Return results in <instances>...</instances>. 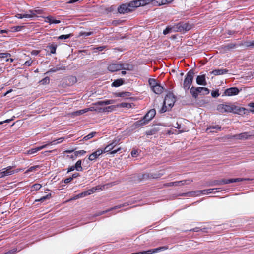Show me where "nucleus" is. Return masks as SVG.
<instances>
[{"instance_id": "obj_1", "label": "nucleus", "mask_w": 254, "mask_h": 254, "mask_svg": "<svg viewBox=\"0 0 254 254\" xmlns=\"http://www.w3.org/2000/svg\"><path fill=\"white\" fill-rule=\"evenodd\" d=\"M217 110L219 112L233 113L234 114H245L248 110L243 107H240L231 103L220 104L217 106Z\"/></svg>"}, {"instance_id": "obj_2", "label": "nucleus", "mask_w": 254, "mask_h": 254, "mask_svg": "<svg viewBox=\"0 0 254 254\" xmlns=\"http://www.w3.org/2000/svg\"><path fill=\"white\" fill-rule=\"evenodd\" d=\"M143 1L142 0H136L122 4L118 8V11L123 14L131 12L138 7L144 6Z\"/></svg>"}, {"instance_id": "obj_3", "label": "nucleus", "mask_w": 254, "mask_h": 254, "mask_svg": "<svg viewBox=\"0 0 254 254\" xmlns=\"http://www.w3.org/2000/svg\"><path fill=\"white\" fill-rule=\"evenodd\" d=\"M108 69L111 72H115L121 70H131L132 66L126 63H112L109 64Z\"/></svg>"}, {"instance_id": "obj_4", "label": "nucleus", "mask_w": 254, "mask_h": 254, "mask_svg": "<svg viewBox=\"0 0 254 254\" xmlns=\"http://www.w3.org/2000/svg\"><path fill=\"white\" fill-rule=\"evenodd\" d=\"M175 103V98L173 95L169 94L165 97L163 105L160 110V113H164L171 108Z\"/></svg>"}, {"instance_id": "obj_5", "label": "nucleus", "mask_w": 254, "mask_h": 254, "mask_svg": "<svg viewBox=\"0 0 254 254\" xmlns=\"http://www.w3.org/2000/svg\"><path fill=\"white\" fill-rule=\"evenodd\" d=\"M174 0H142L143 6L151 4L154 6H160L172 3Z\"/></svg>"}, {"instance_id": "obj_6", "label": "nucleus", "mask_w": 254, "mask_h": 254, "mask_svg": "<svg viewBox=\"0 0 254 254\" xmlns=\"http://www.w3.org/2000/svg\"><path fill=\"white\" fill-rule=\"evenodd\" d=\"M194 74V72L192 70L189 71L187 73L183 84V87L185 91H188L190 89L193 81Z\"/></svg>"}, {"instance_id": "obj_7", "label": "nucleus", "mask_w": 254, "mask_h": 254, "mask_svg": "<svg viewBox=\"0 0 254 254\" xmlns=\"http://www.w3.org/2000/svg\"><path fill=\"white\" fill-rule=\"evenodd\" d=\"M174 32H180L185 33L191 29L192 26L187 23L180 22L173 25Z\"/></svg>"}, {"instance_id": "obj_8", "label": "nucleus", "mask_w": 254, "mask_h": 254, "mask_svg": "<svg viewBox=\"0 0 254 254\" xmlns=\"http://www.w3.org/2000/svg\"><path fill=\"white\" fill-rule=\"evenodd\" d=\"M14 167L9 166L0 170V178L10 176L19 172V170H13Z\"/></svg>"}, {"instance_id": "obj_9", "label": "nucleus", "mask_w": 254, "mask_h": 254, "mask_svg": "<svg viewBox=\"0 0 254 254\" xmlns=\"http://www.w3.org/2000/svg\"><path fill=\"white\" fill-rule=\"evenodd\" d=\"M251 137H254V130L250 132H243L232 136L230 138L233 139L243 140L249 139Z\"/></svg>"}, {"instance_id": "obj_10", "label": "nucleus", "mask_w": 254, "mask_h": 254, "mask_svg": "<svg viewBox=\"0 0 254 254\" xmlns=\"http://www.w3.org/2000/svg\"><path fill=\"white\" fill-rule=\"evenodd\" d=\"M103 153V149L98 148L89 156L88 159L91 161H95Z\"/></svg>"}, {"instance_id": "obj_11", "label": "nucleus", "mask_w": 254, "mask_h": 254, "mask_svg": "<svg viewBox=\"0 0 254 254\" xmlns=\"http://www.w3.org/2000/svg\"><path fill=\"white\" fill-rule=\"evenodd\" d=\"M165 250V248L164 247H161L159 248L153 249H150L146 251H143L138 253H131V254H152L153 253H157L160 250Z\"/></svg>"}, {"instance_id": "obj_12", "label": "nucleus", "mask_w": 254, "mask_h": 254, "mask_svg": "<svg viewBox=\"0 0 254 254\" xmlns=\"http://www.w3.org/2000/svg\"><path fill=\"white\" fill-rule=\"evenodd\" d=\"M202 90H206L205 89H203V87H192L190 88V92L193 97L195 99L198 97V93H200L202 92Z\"/></svg>"}, {"instance_id": "obj_13", "label": "nucleus", "mask_w": 254, "mask_h": 254, "mask_svg": "<svg viewBox=\"0 0 254 254\" xmlns=\"http://www.w3.org/2000/svg\"><path fill=\"white\" fill-rule=\"evenodd\" d=\"M239 92V89L236 87H231L226 89L224 92L226 96H233L237 95Z\"/></svg>"}, {"instance_id": "obj_14", "label": "nucleus", "mask_w": 254, "mask_h": 254, "mask_svg": "<svg viewBox=\"0 0 254 254\" xmlns=\"http://www.w3.org/2000/svg\"><path fill=\"white\" fill-rule=\"evenodd\" d=\"M118 143V140L117 139H114L113 140L112 143L107 145L104 149H103V153L109 152L111 150H112L117 145Z\"/></svg>"}, {"instance_id": "obj_15", "label": "nucleus", "mask_w": 254, "mask_h": 254, "mask_svg": "<svg viewBox=\"0 0 254 254\" xmlns=\"http://www.w3.org/2000/svg\"><path fill=\"white\" fill-rule=\"evenodd\" d=\"M156 115V110L154 109L150 110L144 116V118L148 122L152 120Z\"/></svg>"}, {"instance_id": "obj_16", "label": "nucleus", "mask_w": 254, "mask_h": 254, "mask_svg": "<svg viewBox=\"0 0 254 254\" xmlns=\"http://www.w3.org/2000/svg\"><path fill=\"white\" fill-rule=\"evenodd\" d=\"M196 83L200 85L205 86L207 85V82L205 79V75H199L196 77Z\"/></svg>"}, {"instance_id": "obj_17", "label": "nucleus", "mask_w": 254, "mask_h": 254, "mask_svg": "<svg viewBox=\"0 0 254 254\" xmlns=\"http://www.w3.org/2000/svg\"><path fill=\"white\" fill-rule=\"evenodd\" d=\"M45 19L44 21L47 23H49L50 24H59L61 22V21L59 20H56L53 17L51 16H49L47 17H44Z\"/></svg>"}, {"instance_id": "obj_18", "label": "nucleus", "mask_w": 254, "mask_h": 254, "mask_svg": "<svg viewBox=\"0 0 254 254\" xmlns=\"http://www.w3.org/2000/svg\"><path fill=\"white\" fill-rule=\"evenodd\" d=\"M115 101L114 100H107L105 101H98L94 103L93 105L95 106H104L106 105L112 104L115 103Z\"/></svg>"}, {"instance_id": "obj_19", "label": "nucleus", "mask_w": 254, "mask_h": 254, "mask_svg": "<svg viewBox=\"0 0 254 254\" xmlns=\"http://www.w3.org/2000/svg\"><path fill=\"white\" fill-rule=\"evenodd\" d=\"M47 146V145H42V146H39V147H36L35 148H32L31 149L28 150L26 152V154H28V155L34 154V153H36L38 151H40V150L45 148Z\"/></svg>"}, {"instance_id": "obj_20", "label": "nucleus", "mask_w": 254, "mask_h": 254, "mask_svg": "<svg viewBox=\"0 0 254 254\" xmlns=\"http://www.w3.org/2000/svg\"><path fill=\"white\" fill-rule=\"evenodd\" d=\"M228 70L226 69H217L213 70L211 73L214 75H220L227 73Z\"/></svg>"}, {"instance_id": "obj_21", "label": "nucleus", "mask_w": 254, "mask_h": 254, "mask_svg": "<svg viewBox=\"0 0 254 254\" xmlns=\"http://www.w3.org/2000/svg\"><path fill=\"white\" fill-rule=\"evenodd\" d=\"M35 13H40V10L29 11L28 13L23 14V18H31L36 16Z\"/></svg>"}, {"instance_id": "obj_22", "label": "nucleus", "mask_w": 254, "mask_h": 254, "mask_svg": "<svg viewBox=\"0 0 254 254\" xmlns=\"http://www.w3.org/2000/svg\"><path fill=\"white\" fill-rule=\"evenodd\" d=\"M11 55L9 53H0V59L4 60L6 62H8L10 60V62L13 61V59H9Z\"/></svg>"}, {"instance_id": "obj_23", "label": "nucleus", "mask_w": 254, "mask_h": 254, "mask_svg": "<svg viewBox=\"0 0 254 254\" xmlns=\"http://www.w3.org/2000/svg\"><path fill=\"white\" fill-rule=\"evenodd\" d=\"M152 90L156 94H161L163 90V88L160 86L159 84H157L153 88H152Z\"/></svg>"}, {"instance_id": "obj_24", "label": "nucleus", "mask_w": 254, "mask_h": 254, "mask_svg": "<svg viewBox=\"0 0 254 254\" xmlns=\"http://www.w3.org/2000/svg\"><path fill=\"white\" fill-rule=\"evenodd\" d=\"M148 122L146 121V120L143 117V119L136 122L135 123V126L139 127L140 126H142L146 124H147Z\"/></svg>"}, {"instance_id": "obj_25", "label": "nucleus", "mask_w": 254, "mask_h": 254, "mask_svg": "<svg viewBox=\"0 0 254 254\" xmlns=\"http://www.w3.org/2000/svg\"><path fill=\"white\" fill-rule=\"evenodd\" d=\"M215 189H209L206 190H202L198 191L197 194H208L212 192V191L214 190Z\"/></svg>"}, {"instance_id": "obj_26", "label": "nucleus", "mask_w": 254, "mask_h": 254, "mask_svg": "<svg viewBox=\"0 0 254 254\" xmlns=\"http://www.w3.org/2000/svg\"><path fill=\"white\" fill-rule=\"evenodd\" d=\"M87 112V110L83 109L69 114L71 116H77Z\"/></svg>"}, {"instance_id": "obj_27", "label": "nucleus", "mask_w": 254, "mask_h": 254, "mask_svg": "<svg viewBox=\"0 0 254 254\" xmlns=\"http://www.w3.org/2000/svg\"><path fill=\"white\" fill-rule=\"evenodd\" d=\"M192 181L190 180H183V181H176L173 182V186H182L186 184V182H188L187 184H190L191 182Z\"/></svg>"}, {"instance_id": "obj_28", "label": "nucleus", "mask_w": 254, "mask_h": 254, "mask_svg": "<svg viewBox=\"0 0 254 254\" xmlns=\"http://www.w3.org/2000/svg\"><path fill=\"white\" fill-rule=\"evenodd\" d=\"M124 83V80L122 79H118L115 80L112 84V86L119 87Z\"/></svg>"}, {"instance_id": "obj_29", "label": "nucleus", "mask_w": 254, "mask_h": 254, "mask_svg": "<svg viewBox=\"0 0 254 254\" xmlns=\"http://www.w3.org/2000/svg\"><path fill=\"white\" fill-rule=\"evenodd\" d=\"M74 168H75V169L78 171H82V167L81 166V160H78L76 163H75V165L74 166Z\"/></svg>"}, {"instance_id": "obj_30", "label": "nucleus", "mask_w": 254, "mask_h": 254, "mask_svg": "<svg viewBox=\"0 0 254 254\" xmlns=\"http://www.w3.org/2000/svg\"><path fill=\"white\" fill-rule=\"evenodd\" d=\"M117 107L130 108L131 107V104L130 103L124 102L118 105Z\"/></svg>"}, {"instance_id": "obj_31", "label": "nucleus", "mask_w": 254, "mask_h": 254, "mask_svg": "<svg viewBox=\"0 0 254 254\" xmlns=\"http://www.w3.org/2000/svg\"><path fill=\"white\" fill-rule=\"evenodd\" d=\"M173 26H169L166 27V28L163 31V34L166 35L169 33L174 32Z\"/></svg>"}, {"instance_id": "obj_32", "label": "nucleus", "mask_w": 254, "mask_h": 254, "mask_svg": "<svg viewBox=\"0 0 254 254\" xmlns=\"http://www.w3.org/2000/svg\"><path fill=\"white\" fill-rule=\"evenodd\" d=\"M149 84L151 88H153L154 87H155L156 85L158 84L156 81V80L154 79H150L148 81Z\"/></svg>"}, {"instance_id": "obj_33", "label": "nucleus", "mask_w": 254, "mask_h": 254, "mask_svg": "<svg viewBox=\"0 0 254 254\" xmlns=\"http://www.w3.org/2000/svg\"><path fill=\"white\" fill-rule=\"evenodd\" d=\"M51 194L49 193V194H47V195L43 196L39 199L36 200L35 201L43 202L44 201H45L46 199H49L51 198Z\"/></svg>"}, {"instance_id": "obj_34", "label": "nucleus", "mask_w": 254, "mask_h": 254, "mask_svg": "<svg viewBox=\"0 0 254 254\" xmlns=\"http://www.w3.org/2000/svg\"><path fill=\"white\" fill-rule=\"evenodd\" d=\"M96 134V132H92L89 133V134H88L87 135L84 136L83 138V140H87L89 139H91L92 137H93Z\"/></svg>"}, {"instance_id": "obj_35", "label": "nucleus", "mask_w": 254, "mask_h": 254, "mask_svg": "<svg viewBox=\"0 0 254 254\" xmlns=\"http://www.w3.org/2000/svg\"><path fill=\"white\" fill-rule=\"evenodd\" d=\"M40 166L39 165H35L29 168L28 170H27L25 173H28L30 172H33L36 170L38 168H39Z\"/></svg>"}, {"instance_id": "obj_36", "label": "nucleus", "mask_w": 254, "mask_h": 254, "mask_svg": "<svg viewBox=\"0 0 254 254\" xmlns=\"http://www.w3.org/2000/svg\"><path fill=\"white\" fill-rule=\"evenodd\" d=\"M216 129L217 130H221V127L219 126H215L213 127H211L209 128H208L207 129V130H210V132H214V130H212V129Z\"/></svg>"}, {"instance_id": "obj_37", "label": "nucleus", "mask_w": 254, "mask_h": 254, "mask_svg": "<svg viewBox=\"0 0 254 254\" xmlns=\"http://www.w3.org/2000/svg\"><path fill=\"white\" fill-rule=\"evenodd\" d=\"M97 190V187H94L88 190H86L88 195L93 193L94 192H95L96 191V190Z\"/></svg>"}, {"instance_id": "obj_38", "label": "nucleus", "mask_w": 254, "mask_h": 254, "mask_svg": "<svg viewBox=\"0 0 254 254\" xmlns=\"http://www.w3.org/2000/svg\"><path fill=\"white\" fill-rule=\"evenodd\" d=\"M86 153V151L83 150H79V151H76L74 152V156L75 157H77L79 155H84Z\"/></svg>"}, {"instance_id": "obj_39", "label": "nucleus", "mask_w": 254, "mask_h": 254, "mask_svg": "<svg viewBox=\"0 0 254 254\" xmlns=\"http://www.w3.org/2000/svg\"><path fill=\"white\" fill-rule=\"evenodd\" d=\"M22 28H23V26H14V27H12L11 31L12 32L19 31L22 29Z\"/></svg>"}, {"instance_id": "obj_40", "label": "nucleus", "mask_w": 254, "mask_h": 254, "mask_svg": "<svg viewBox=\"0 0 254 254\" xmlns=\"http://www.w3.org/2000/svg\"><path fill=\"white\" fill-rule=\"evenodd\" d=\"M94 107H92L89 108H86V109H85V110H87V112H88L89 111H96V110H101V108H99L98 107V106H95V105H94Z\"/></svg>"}, {"instance_id": "obj_41", "label": "nucleus", "mask_w": 254, "mask_h": 254, "mask_svg": "<svg viewBox=\"0 0 254 254\" xmlns=\"http://www.w3.org/2000/svg\"><path fill=\"white\" fill-rule=\"evenodd\" d=\"M244 180H246V179H242V178H236V179H230V183H235L241 182Z\"/></svg>"}, {"instance_id": "obj_42", "label": "nucleus", "mask_w": 254, "mask_h": 254, "mask_svg": "<svg viewBox=\"0 0 254 254\" xmlns=\"http://www.w3.org/2000/svg\"><path fill=\"white\" fill-rule=\"evenodd\" d=\"M41 187H42V186L41 184H34L32 186V188H33L34 190H39L41 188Z\"/></svg>"}, {"instance_id": "obj_43", "label": "nucleus", "mask_w": 254, "mask_h": 254, "mask_svg": "<svg viewBox=\"0 0 254 254\" xmlns=\"http://www.w3.org/2000/svg\"><path fill=\"white\" fill-rule=\"evenodd\" d=\"M70 36V34L62 35L58 37V39H66L69 38Z\"/></svg>"}, {"instance_id": "obj_44", "label": "nucleus", "mask_w": 254, "mask_h": 254, "mask_svg": "<svg viewBox=\"0 0 254 254\" xmlns=\"http://www.w3.org/2000/svg\"><path fill=\"white\" fill-rule=\"evenodd\" d=\"M229 183H230V179H223V180H222L220 182V184H229Z\"/></svg>"}, {"instance_id": "obj_45", "label": "nucleus", "mask_w": 254, "mask_h": 254, "mask_svg": "<svg viewBox=\"0 0 254 254\" xmlns=\"http://www.w3.org/2000/svg\"><path fill=\"white\" fill-rule=\"evenodd\" d=\"M248 106L250 107V111L254 113V103H250Z\"/></svg>"}, {"instance_id": "obj_46", "label": "nucleus", "mask_w": 254, "mask_h": 254, "mask_svg": "<svg viewBox=\"0 0 254 254\" xmlns=\"http://www.w3.org/2000/svg\"><path fill=\"white\" fill-rule=\"evenodd\" d=\"M60 69H61V68H59V67L53 68L50 69L48 72H56L57 71H59Z\"/></svg>"}, {"instance_id": "obj_47", "label": "nucleus", "mask_w": 254, "mask_h": 254, "mask_svg": "<svg viewBox=\"0 0 254 254\" xmlns=\"http://www.w3.org/2000/svg\"><path fill=\"white\" fill-rule=\"evenodd\" d=\"M203 89H206V90H202V92H201L203 95H207L209 94V90L208 88L206 87H203Z\"/></svg>"}, {"instance_id": "obj_48", "label": "nucleus", "mask_w": 254, "mask_h": 254, "mask_svg": "<svg viewBox=\"0 0 254 254\" xmlns=\"http://www.w3.org/2000/svg\"><path fill=\"white\" fill-rule=\"evenodd\" d=\"M79 196L80 197V198H82V197H85L88 195L86 191L79 194Z\"/></svg>"}, {"instance_id": "obj_49", "label": "nucleus", "mask_w": 254, "mask_h": 254, "mask_svg": "<svg viewBox=\"0 0 254 254\" xmlns=\"http://www.w3.org/2000/svg\"><path fill=\"white\" fill-rule=\"evenodd\" d=\"M92 34L91 32H84L82 33L81 35L84 36H88Z\"/></svg>"}, {"instance_id": "obj_50", "label": "nucleus", "mask_w": 254, "mask_h": 254, "mask_svg": "<svg viewBox=\"0 0 254 254\" xmlns=\"http://www.w3.org/2000/svg\"><path fill=\"white\" fill-rule=\"evenodd\" d=\"M219 93L218 91H213L211 93V95L213 97H216L219 96Z\"/></svg>"}, {"instance_id": "obj_51", "label": "nucleus", "mask_w": 254, "mask_h": 254, "mask_svg": "<svg viewBox=\"0 0 254 254\" xmlns=\"http://www.w3.org/2000/svg\"><path fill=\"white\" fill-rule=\"evenodd\" d=\"M57 144H58V143H57V140H54L51 142H49V143L46 144V145H47V146H48V145H55Z\"/></svg>"}, {"instance_id": "obj_52", "label": "nucleus", "mask_w": 254, "mask_h": 254, "mask_svg": "<svg viewBox=\"0 0 254 254\" xmlns=\"http://www.w3.org/2000/svg\"><path fill=\"white\" fill-rule=\"evenodd\" d=\"M32 62L31 60H28L25 62L24 64L26 66H30Z\"/></svg>"}, {"instance_id": "obj_53", "label": "nucleus", "mask_w": 254, "mask_h": 254, "mask_svg": "<svg viewBox=\"0 0 254 254\" xmlns=\"http://www.w3.org/2000/svg\"><path fill=\"white\" fill-rule=\"evenodd\" d=\"M120 150H121V148H118L117 149L112 150L111 152H110V153L111 154H114L116 153L117 152H118L119 151H120Z\"/></svg>"}, {"instance_id": "obj_54", "label": "nucleus", "mask_w": 254, "mask_h": 254, "mask_svg": "<svg viewBox=\"0 0 254 254\" xmlns=\"http://www.w3.org/2000/svg\"><path fill=\"white\" fill-rule=\"evenodd\" d=\"M72 180V178L71 177H69V178H66L64 180V182L65 183H69L70 182H71V181Z\"/></svg>"}, {"instance_id": "obj_55", "label": "nucleus", "mask_w": 254, "mask_h": 254, "mask_svg": "<svg viewBox=\"0 0 254 254\" xmlns=\"http://www.w3.org/2000/svg\"><path fill=\"white\" fill-rule=\"evenodd\" d=\"M56 47L55 46H52L51 48V53L52 54H54L56 52Z\"/></svg>"}, {"instance_id": "obj_56", "label": "nucleus", "mask_w": 254, "mask_h": 254, "mask_svg": "<svg viewBox=\"0 0 254 254\" xmlns=\"http://www.w3.org/2000/svg\"><path fill=\"white\" fill-rule=\"evenodd\" d=\"M138 152L136 150H133L131 152V155L133 157H136L137 155Z\"/></svg>"}, {"instance_id": "obj_57", "label": "nucleus", "mask_w": 254, "mask_h": 254, "mask_svg": "<svg viewBox=\"0 0 254 254\" xmlns=\"http://www.w3.org/2000/svg\"><path fill=\"white\" fill-rule=\"evenodd\" d=\"M173 127L178 129H180L181 128V125L179 124L178 123H176L175 125L173 126Z\"/></svg>"}, {"instance_id": "obj_58", "label": "nucleus", "mask_w": 254, "mask_h": 254, "mask_svg": "<svg viewBox=\"0 0 254 254\" xmlns=\"http://www.w3.org/2000/svg\"><path fill=\"white\" fill-rule=\"evenodd\" d=\"M80 198V197L79 196V194H78V195H75V196H74L73 197L71 198L69 200V201H70V200H76V199H77Z\"/></svg>"}, {"instance_id": "obj_59", "label": "nucleus", "mask_w": 254, "mask_h": 254, "mask_svg": "<svg viewBox=\"0 0 254 254\" xmlns=\"http://www.w3.org/2000/svg\"><path fill=\"white\" fill-rule=\"evenodd\" d=\"M15 16L19 19L23 18V14H19L18 13V14H17Z\"/></svg>"}, {"instance_id": "obj_60", "label": "nucleus", "mask_w": 254, "mask_h": 254, "mask_svg": "<svg viewBox=\"0 0 254 254\" xmlns=\"http://www.w3.org/2000/svg\"><path fill=\"white\" fill-rule=\"evenodd\" d=\"M75 169V168H74V166H71L68 169V172L72 171Z\"/></svg>"}, {"instance_id": "obj_61", "label": "nucleus", "mask_w": 254, "mask_h": 254, "mask_svg": "<svg viewBox=\"0 0 254 254\" xmlns=\"http://www.w3.org/2000/svg\"><path fill=\"white\" fill-rule=\"evenodd\" d=\"M64 137H61V138L58 139L57 140V143H59L63 142L64 140Z\"/></svg>"}, {"instance_id": "obj_62", "label": "nucleus", "mask_w": 254, "mask_h": 254, "mask_svg": "<svg viewBox=\"0 0 254 254\" xmlns=\"http://www.w3.org/2000/svg\"><path fill=\"white\" fill-rule=\"evenodd\" d=\"M42 82H43V83H48L49 82V78H45L43 80L41 81Z\"/></svg>"}, {"instance_id": "obj_63", "label": "nucleus", "mask_w": 254, "mask_h": 254, "mask_svg": "<svg viewBox=\"0 0 254 254\" xmlns=\"http://www.w3.org/2000/svg\"><path fill=\"white\" fill-rule=\"evenodd\" d=\"M39 53V51L37 50H34L32 51L31 54L33 55H37Z\"/></svg>"}, {"instance_id": "obj_64", "label": "nucleus", "mask_w": 254, "mask_h": 254, "mask_svg": "<svg viewBox=\"0 0 254 254\" xmlns=\"http://www.w3.org/2000/svg\"><path fill=\"white\" fill-rule=\"evenodd\" d=\"M78 176H79L78 173H75L72 175V177H71V178H72V179L73 180V178H75L77 177Z\"/></svg>"}]
</instances>
